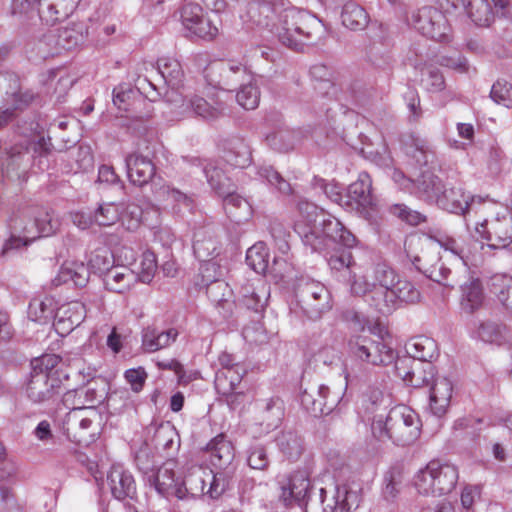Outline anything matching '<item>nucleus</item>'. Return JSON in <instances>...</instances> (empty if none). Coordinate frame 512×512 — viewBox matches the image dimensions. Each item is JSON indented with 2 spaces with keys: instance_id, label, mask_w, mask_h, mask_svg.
I'll use <instances>...</instances> for the list:
<instances>
[{
  "instance_id": "1",
  "label": "nucleus",
  "mask_w": 512,
  "mask_h": 512,
  "mask_svg": "<svg viewBox=\"0 0 512 512\" xmlns=\"http://www.w3.org/2000/svg\"><path fill=\"white\" fill-rule=\"evenodd\" d=\"M351 292L363 296L378 312L390 314L402 303H415L419 291L386 263H378L364 274H354Z\"/></svg>"
},
{
  "instance_id": "2",
  "label": "nucleus",
  "mask_w": 512,
  "mask_h": 512,
  "mask_svg": "<svg viewBox=\"0 0 512 512\" xmlns=\"http://www.w3.org/2000/svg\"><path fill=\"white\" fill-rule=\"evenodd\" d=\"M364 421L369 425L370 442L397 446L414 444L421 434L422 423L418 414L406 405H398L384 413L376 401L365 408Z\"/></svg>"
},
{
  "instance_id": "3",
  "label": "nucleus",
  "mask_w": 512,
  "mask_h": 512,
  "mask_svg": "<svg viewBox=\"0 0 512 512\" xmlns=\"http://www.w3.org/2000/svg\"><path fill=\"white\" fill-rule=\"evenodd\" d=\"M294 230L314 251L322 252L336 243L352 248L357 243L356 237L337 218L308 201L298 204Z\"/></svg>"
},
{
  "instance_id": "4",
  "label": "nucleus",
  "mask_w": 512,
  "mask_h": 512,
  "mask_svg": "<svg viewBox=\"0 0 512 512\" xmlns=\"http://www.w3.org/2000/svg\"><path fill=\"white\" fill-rule=\"evenodd\" d=\"M251 4L249 15L255 19L256 12L264 14L271 11L273 0H255ZM277 13V21L273 24L274 33L279 41L290 49L300 51L305 45L313 44L319 40L324 32V24L315 15L306 10L289 6L281 11L272 9Z\"/></svg>"
},
{
  "instance_id": "5",
  "label": "nucleus",
  "mask_w": 512,
  "mask_h": 512,
  "mask_svg": "<svg viewBox=\"0 0 512 512\" xmlns=\"http://www.w3.org/2000/svg\"><path fill=\"white\" fill-rule=\"evenodd\" d=\"M466 227L489 248H506L512 242V214L508 207L493 201L483 199L473 217L466 219Z\"/></svg>"
},
{
  "instance_id": "6",
  "label": "nucleus",
  "mask_w": 512,
  "mask_h": 512,
  "mask_svg": "<svg viewBox=\"0 0 512 512\" xmlns=\"http://www.w3.org/2000/svg\"><path fill=\"white\" fill-rule=\"evenodd\" d=\"M419 197L429 203H435L443 210L472 218L483 198L465 192L461 187L447 188L441 179L428 171L418 184Z\"/></svg>"
},
{
  "instance_id": "7",
  "label": "nucleus",
  "mask_w": 512,
  "mask_h": 512,
  "mask_svg": "<svg viewBox=\"0 0 512 512\" xmlns=\"http://www.w3.org/2000/svg\"><path fill=\"white\" fill-rule=\"evenodd\" d=\"M60 226L58 218L50 212H41L34 218L16 216L10 220L11 237L4 243L1 255L7 256L10 251L25 247L40 237L54 234Z\"/></svg>"
},
{
  "instance_id": "8",
  "label": "nucleus",
  "mask_w": 512,
  "mask_h": 512,
  "mask_svg": "<svg viewBox=\"0 0 512 512\" xmlns=\"http://www.w3.org/2000/svg\"><path fill=\"white\" fill-rule=\"evenodd\" d=\"M458 480L459 469L455 464L434 459L415 472L412 485L422 496L441 497L451 493Z\"/></svg>"
},
{
  "instance_id": "9",
  "label": "nucleus",
  "mask_w": 512,
  "mask_h": 512,
  "mask_svg": "<svg viewBox=\"0 0 512 512\" xmlns=\"http://www.w3.org/2000/svg\"><path fill=\"white\" fill-rule=\"evenodd\" d=\"M362 488L352 481L337 484L333 489H320V505L306 503L305 512H351L361 502Z\"/></svg>"
},
{
  "instance_id": "10",
  "label": "nucleus",
  "mask_w": 512,
  "mask_h": 512,
  "mask_svg": "<svg viewBox=\"0 0 512 512\" xmlns=\"http://www.w3.org/2000/svg\"><path fill=\"white\" fill-rule=\"evenodd\" d=\"M100 415L94 406L75 407L62 420V430L70 441L88 445L99 434Z\"/></svg>"
},
{
  "instance_id": "11",
  "label": "nucleus",
  "mask_w": 512,
  "mask_h": 512,
  "mask_svg": "<svg viewBox=\"0 0 512 512\" xmlns=\"http://www.w3.org/2000/svg\"><path fill=\"white\" fill-rule=\"evenodd\" d=\"M348 352L356 360L373 366L394 362V350L384 342L373 340L366 334H353L348 340Z\"/></svg>"
},
{
  "instance_id": "12",
  "label": "nucleus",
  "mask_w": 512,
  "mask_h": 512,
  "mask_svg": "<svg viewBox=\"0 0 512 512\" xmlns=\"http://www.w3.org/2000/svg\"><path fill=\"white\" fill-rule=\"evenodd\" d=\"M372 180L368 173L361 172L358 179L349 185L345 208L356 211L366 220L372 221L378 213L376 198L371 193Z\"/></svg>"
},
{
  "instance_id": "13",
  "label": "nucleus",
  "mask_w": 512,
  "mask_h": 512,
  "mask_svg": "<svg viewBox=\"0 0 512 512\" xmlns=\"http://www.w3.org/2000/svg\"><path fill=\"white\" fill-rule=\"evenodd\" d=\"M146 481L150 487L165 497L186 498V490L183 485V478L178 473V465L175 460H168L157 470L145 472Z\"/></svg>"
},
{
  "instance_id": "14",
  "label": "nucleus",
  "mask_w": 512,
  "mask_h": 512,
  "mask_svg": "<svg viewBox=\"0 0 512 512\" xmlns=\"http://www.w3.org/2000/svg\"><path fill=\"white\" fill-rule=\"evenodd\" d=\"M411 24L422 35L436 41H445L449 37L450 26L445 15L436 8L423 7L412 14Z\"/></svg>"
},
{
  "instance_id": "15",
  "label": "nucleus",
  "mask_w": 512,
  "mask_h": 512,
  "mask_svg": "<svg viewBox=\"0 0 512 512\" xmlns=\"http://www.w3.org/2000/svg\"><path fill=\"white\" fill-rule=\"evenodd\" d=\"M183 485L186 490V496L198 497L205 493L212 498H217L222 493L219 488L218 478L207 467L193 465L188 468L187 474L183 479Z\"/></svg>"
},
{
  "instance_id": "16",
  "label": "nucleus",
  "mask_w": 512,
  "mask_h": 512,
  "mask_svg": "<svg viewBox=\"0 0 512 512\" xmlns=\"http://www.w3.org/2000/svg\"><path fill=\"white\" fill-rule=\"evenodd\" d=\"M63 392L60 377H48L43 373H31L25 388L26 397L34 404L54 402Z\"/></svg>"
},
{
  "instance_id": "17",
  "label": "nucleus",
  "mask_w": 512,
  "mask_h": 512,
  "mask_svg": "<svg viewBox=\"0 0 512 512\" xmlns=\"http://www.w3.org/2000/svg\"><path fill=\"white\" fill-rule=\"evenodd\" d=\"M246 263L258 274L270 273L280 279L289 274L290 265L287 260L275 257L273 264L269 266V253L265 243L257 242L246 253Z\"/></svg>"
},
{
  "instance_id": "18",
  "label": "nucleus",
  "mask_w": 512,
  "mask_h": 512,
  "mask_svg": "<svg viewBox=\"0 0 512 512\" xmlns=\"http://www.w3.org/2000/svg\"><path fill=\"white\" fill-rule=\"evenodd\" d=\"M181 21L187 31L200 38L212 39L218 33V28L199 4H185L181 10Z\"/></svg>"
},
{
  "instance_id": "19",
  "label": "nucleus",
  "mask_w": 512,
  "mask_h": 512,
  "mask_svg": "<svg viewBox=\"0 0 512 512\" xmlns=\"http://www.w3.org/2000/svg\"><path fill=\"white\" fill-rule=\"evenodd\" d=\"M246 370L243 366L234 369H220L215 377V387L219 394L226 397L228 405L236 408L244 400V393L237 392Z\"/></svg>"
},
{
  "instance_id": "20",
  "label": "nucleus",
  "mask_w": 512,
  "mask_h": 512,
  "mask_svg": "<svg viewBox=\"0 0 512 512\" xmlns=\"http://www.w3.org/2000/svg\"><path fill=\"white\" fill-rule=\"evenodd\" d=\"M451 3L454 7L462 6L475 24L489 26L494 17L492 4L503 9L508 0H452Z\"/></svg>"
},
{
  "instance_id": "21",
  "label": "nucleus",
  "mask_w": 512,
  "mask_h": 512,
  "mask_svg": "<svg viewBox=\"0 0 512 512\" xmlns=\"http://www.w3.org/2000/svg\"><path fill=\"white\" fill-rule=\"evenodd\" d=\"M437 241L444 250L451 252L466 267L477 266L482 261L480 251L484 245L481 242L471 240L468 244L463 245L449 236H441Z\"/></svg>"
},
{
  "instance_id": "22",
  "label": "nucleus",
  "mask_w": 512,
  "mask_h": 512,
  "mask_svg": "<svg viewBox=\"0 0 512 512\" xmlns=\"http://www.w3.org/2000/svg\"><path fill=\"white\" fill-rule=\"evenodd\" d=\"M368 153L371 161L379 167L386 169L394 182L398 184L401 189L410 193H415L419 196L418 184L423 179V173L417 181H413L410 178H407L403 172L394 167V161L386 146H383L381 151L377 150L375 152L371 151Z\"/></svg>"
},
{
  "instance_id": "23",
  "label": "nucleus",
  "mask_w": 512,
  "mask_h": 512,
  "mask_svg": "<svg viewBox=\"0 0 512 512\" xmlns=\"http://www.w3.org/2000/svg\"><path fill=\"white\" fill-rule=\"evenodd\" d=\"M453 395V383L444 376L436 377L429 389V407L431 412L442 417L448 411Z\"/></svg>"
},
{
  "instance_id": "24",
  "label": "nucleus",
  "mask_w": 512,
  "mask_h": 512,
  "mask_svg": "<svg viewBox=\"0 0 512 512\" xmlns=\"http://www.w3.org/2000/svg\"><path fill=\"white\" fill-rule=\"evenodd\" d=\"M86 317L85 305L79 301L61 306L56 313L54 328L62 336L78 327Z\"/></svg>"
},
{
  "instance_id": "25",
  "label": "nucleus",
  "mask_w": 512,
  "mask_h": 512,
  "mask_svg": "<svg viewBox=\"0 0 512 512\" xmlns=\"http://www.w3.org/2000/svg\"><path fill=\"white\" fill-rule=\"evenodd\" d=\"M157 70L165 85L170 88L164 92V97L169 102H176L173 95L181 86L184 76L180 62L172 57H161L157 61Z\"/></svg>"
},
{
  "instance_id": "26",
  "label": "nucleus",
  "mask_w": 512,
  "mask_h": 512,
  "mask_svg": "<svg viewBox=\"0 0 512 512\" xmlns=\"http://www.w3.org/2000/svg\"><path fill=\"white\" fill-rule=\"evenodd\" d=\"M239 293L240 301L245 307L262 312L267 305L270 288L263 279L257 278L242 286Z\"/></svg>"
},
{
  "instance_id": "27",
  "label": "nucleus",
  "mask_w": 512,
  "mask_h": 512,
  "mask_svg": "<svg viewBox=\"0 0 512 512\" xmlns=\"http://www.w3.org/2000/svg\"><path fill=\"white\" fill-rule=\"evenodd\" d=\"M432 355L424 352H416L413 356L399 357L395 361V370L399 377L403 381L413 387H419L424 382V379L420 375V367L423 366L422 361H426L427 358Z\"/></svg>"
},
{
  "instance_id": "28",
  "label": "nucleus",
  "mask_w": 512,
  "mask_h": 512,
  "mask_svg": "<svg viewBox=\"0 0 512 512\" xmlns=\"http://www.w3.org/2000/svg\"><path fill=\"white\" fill-rule=\"evenodd\" d=\"M306 312L309 317L317 318L330 309V294L326 287L319 282L308 283L302 290Z\"/></svg>"
},
{
  "instance_id": "29",
  "label": "nucleus",
  "mask_w": 512,
  "mask_h": 512,
  "mask_svg": "<svg viewBox=\"0 0 512 512\" xmlns=\"http://www.w3.org/2000/svg\"><path fill=\"white\" fill-rule=\"evenodd\" d=\"M107 481L111 493L116 499L132 498L136 492L135 480L132 474L121 464L112 465Z\"/></svg>"
},
{
  "instance_id": "30",
  "label": "nucleus",
  "mask_w": 512,
  "mask_h": 512,
  "mask_svg": "<svg viewBox=\"0 0 512 512\" xmlns=\"http://www.w3.org/2000/svg\"><path fill=\"white\" fill-rule=\"evenodd\" d=\"M310 489V480L304 471H297L281 484L280 498L285 505L303 501Z\"/></svg>"
},
{
  "instance_id": "31",
  "label": "nucleus",
  "mask_w": 512,
  "mask_h": 512,
  "mask_svg": "<svg viewBox=\"0 0 512 512\" xmlns=\"http://www.w3.org/2000/svg\"><path fill=\"white\" fill-rule=\"evenodd\" d=\"M137 281L135 272L125 265H114L103 276V282L111 292L124 293L128 291Z\"/></svg>"
},
{
  "instance_id": "32",
  "label": "nucleus",
  "mask_w": 512,
  "mask_h": 512,
  "mask_svg": "<svg viewBox=\"0 0 512 512\" xmlns=\"http://www.w3.org/2000/svg\"><path fill=\"white\" fill-rule=\"evenodd\" d=\"M193 250L200 261H206L218 255L219 245L212 227L196 229L193 235Z\"/></svg>"
},
{
  "instance_id": "33",
  "label": "nucleus",
  "mask_w": 512,
  "mask_h": 512,
  "mask_svg": "<svg viewBox=\"0 0 512 512\" xmlns=\"http://www.w3.org/2000/svg\"><path fill=\"white\" fill-rule=\"evenodd\" d=\"M126 166L130 181L138 186L147 184L155 173L153 163L147 157L137 153L127 156Z\"/></svg>"
},
{
  "instance_id": "34",
  "label": "nucleus",
  "mask_w": 512,
  "mask_h": 512,
  "mask_svg": "<svg viewBox=\"0 0 512 512\" xmlns=\"http://www.w3.org/2000/svg\"><path fill=\"white\" fill-rule=\"evenodd\" d=\"M219 72L220 79L215 81V87L229 89L247 77L246 68L240 63H220L209 68V76Z\"/></svg>"
},
{
  "instance_id": "35",
  "label": "nucleus",
  "mask_w": 512,
  "mask_h": 512,
  "mask_svg": "<svg viewBox=\"0 0 512 512\" xmlns=\"http://www.w3.org/2000/svg\"><path fill=\"white\" fill-rule=\"evenodd\" d=\"M89 280V268L83 262L65 261L56 278L53 280L55 285L72 282L73 285L82 287Z\"/></svg>"
},
{
  "instance_id": "36",
  "label": "nucleus",
  "mask_w": 512,
  "mask_h": 512,
  "mask_svg": "<svg viewBox=\"0 0 512 512\" xmlns=\"http://www.w3.org/2000/svg\"><path fill=\"white\" fill-rule=\"evenodd\" d=\"M81 0H45L46 6L41 9V19L47 24L67 19L76 9Z\"/></svg>"
},
{
  "instance_id": "37",
  "label": "nucleus",
  "mask_w": 512,
  "mask_h": 512,
  "mask_svg": "<svg viewBox=\"0 0 512 512\" xmlns=\"http://www.w3.org/2000/svg\"><path fill=\"white\" fill-rule=\"evenodd\" d=\"M347 387L344 378L341 388L337 391H331L330 387L324 384L320 385L317 390L318 398L312 400V412L315 415L329 414L339 403Z\"/></svg>"
},
{
  "instance_id": "38",
  "label": "nucleus",
  "mask_w": 512,
  "mask_h": 512,
  "mask_svg": "<svg viewBox=\"0 0 512 512\" xmlns=\"http://www.w3.org/2000/svg\"><path fill=\"white\" fill-rule=\"evenodd\" d=\"M212 465L224 468L231 464L234 459V447L223 435L215 437L207 445Z\"/></svg>"
},
{
  "instance_id": "39",
  "label": "nucleus",
  "mask_w": 512,
  "mask_h": 512,
  "mask_svg": "<svg viewBox=\"0 0 512 512\" xmlns=\"http://www.w3.org/2000/svg\"><path fill=\"white\" fill-rule=\"evenodd\" d=\"M366 10L353 0L344 3L341 12L342 24L350 30H363L369 23Z\"/></svg>"
},
{
  "instance_id": "40",
  "label": "nucleus",
  "mask_w": 512,
  "mask_h": 512,
  "mask_svg": "<svg viewBox=\"0 0 512 512\" xmlns=\"http://www.w3.org/2000/svg\"><path fill=\"white\" fill-rule=\"evenodd\" d=\"M154 194L158 200L165 202L166 205H171L173 209L180 211L182 208L187 210L193 208L192 198L169 184L156 186Z\"/></svg>"
},
{
  "instance_id": "41",
  "label": "nucleus",
  "mask_w": 512,
  "mask_h": 512,
  "mask_svg": "<svg viewBox=\"0 0 512 512\" xmlns=\"http://www.w3.org/2000/svg\"><path fill=\"white\" fill-rule=\"evenodd\" d=\"M177 336L178 331L175 328H170L166 331L147 329L143 333L142 348L150 353L158 351L175 342Z\"/></svg>"
},
{
  "instance_id": "42",
  "label": "nucleus",
  "mask_w": 512,
  "mask_h": 512,
  "mask_svg": "<svg viewBox=\"0 0 512 512\" xmlns=\"http://www.w3.org/2000/svg\"><path fill=\"white\" fill-rule=\"evenodd\" d=\"M224 159L231 166L246 168L252 162V152L249 144L243 139H233L229 142Z\"/></svg>"
},
{
  "instance_id": "43",
  "label": "nucleus",
  "mask_w": 512,
  "mask_h": 512,
  "mask_svg": "<svg viewBox=\"0 0 512 512\" xmlns=\"http://www.w3.org/2000/svg\"><path fill=\"white\" fill-rule=\"evenodd\" d=\"M476 337L485 343L500 346L508 342L510 333L505 325L493 321H486L479 325L476 331Z\"/></svg>"
},
{
  "instance_id": "44",
  "label": "nucleus",
  "mask_w": 512,
  "mask_h": 512,
  "mask_svg": "<svg viewBox=\"0 0 512 512\" xmlns=\"http://www.w3.org/2000/svg\"><path fill=\"white\" fill-rule=\"evenodd\" d=\"M223 196L225 210L234 217L237 222L248 220L252 215V206L249 201L237 193L228 192Z\"/></svg>"
},
{
  "instance_id": "45",
  "label": "nucleus",
  "mask_w": 512,
  "mask_h": 512,
  "mask_svg": "<svg viewBox=\"0 0 512 512\" xmlns=\"http://www.w3.org/2000/svg\"><path fill=\"white\" fill-rule=\"evenodd\" d=\"M484 302L482 286L479 280H471L462 286L461 308L466 313L477 311Z\"/></svg>"
},
{
  "instance_id": "46",
  "label": "nucleus",
  "mask_w": 512,
  "mask_h": 512,
  "mask_svg": "<svg viewBox=\"0 0 512 512\" xmlns=\"http://www.w3.org/2000/svg\"><path fill=\"white\" fill-rule=\"evenodd\" d=\"M403 484V474L399 469L393 468L387 471L383 478L382 501L387 506H393L400 494Z\"/></svg>"
},
{
  "instance_id": "47",
  "label": "nucleus",
  "mask_w": 512,
  "mask_h": 512,
  "mask_svg": "<svg viewBox=\"0 0 512 512\" xmlns=\"http://www.w3.org/2000/svg\"><path fill=\"white\" fill-rule=\"evenodd\" d=\"M123 203L103 202L94 211V222L98 226L109 227L120 221Z\"/></svg>"
},
{
  "instance_id": "48",
  "label": "nucleus",
  "mask_w": 512,
  "mask_h": 512,
  "mask_svg": "<svg viewBox=\"0 0 512 512\" xmlns=\"http://www.w3.org/2000/svg\"><path fill=\"white\" fill-rule=\"evenodd\" d=\"M316 361L321 362L329 367L339 368L345 379V387L349 385L350 376L343 364L342 352L338 346L329 345L322 347L316 354Z\"/></svg>"
},
{
  "instance_id": "49",
  "label": "nucleus",
  "mask_w": 512,
  "mask_h": 512,
  "mask_svg": "<svg viewBox=\"0 0 512 512\" xmlns=\"http://www.w3.org/2000/svg\"><path fill=\"white\" fill-rule=\"evenodd\" d=\"M55 302L51 297L35 298L28 308V317L39 323H46L54 317Z\"/></svg>"
},
{
  "instance_id": "50",
  "label": "nucleus",
  "mask_w": 512,
  "mask_h": 512,
  "mask_svg": "<svg viewBox=\"0 0 512 512\" xmlns=\"http://www.w3.org/2000/svg\"><path fill=\"white\" fill-rule=\"evenodd\" d=\"M61 358L55 354H46L32 362L33 373H43L48 377H60L61 380L67 379L68 375L59 368Z\"/></svg>"
},
{
  "instance_id": "51",
  "label": "nucleus",
  "mask_w": 512,
  "mask_h": 512,
  "mask_svg": "<svg viewBox=\"0 0 512 512\" xmlns=\"http://www.w3.org/2000/svg\"><path fill=\"white\" fill-rule=\"evenodd\" d=\"M158 265L156 256L153 252L147 250L142 253L138 262H135L134 267L131 268L135 272L137 280L143 283H149L152 281Z\"/></svg>"
},
{
  "instance_id": "52",
  "label": "nucleus",
  "mask_w": 512,
  "mask_h": 512,
  "mask_svg": "<svg viewBox=\"0 0 512 512\" xmlns=\"http://www.w3.org/2000/svg\"><path fill=\"white\" fill-rule=\"evenodd\" d=\"M211 102H208L206 99L195 96L190 100V107L193 112L201 116L205 119H214L217 118L224 110V106L222 102L215 100L213 97H210Z\"/></svg>"
},
{
  "instance_id": "53",
  "label": "nucleus",
  "mask_w": 512,
  "mask_h": 512,
  "mask_svg": "<svg viewBox=\"0 0 512 512\" xmlns=\"http://www.w3.org/2000/svg\"><path fill=\"white\" fill-rule=\"evenodd\" d=\"M491 290L498 300L512 313V278L496 275L492 278Z\"/></svg>"
},
{
  "instance_id": "54",
  "label": "nucleus",
  "mask_w": 512,
  "mask_h": 512,
  "mask_svg": "<svg viewBox=\"0 0 512 512\" xmlns=\"http://www.w3.org/2000/svg\"><path fill=\"white\" fill-rule=\"evenodd\" d=\"M281 452L289 459H296L302 452L300 437L294 432H283L276 439Z\"/></svg>"
},
{
  "instance_id": "55",
  "label": "nucleus",
  "mask_w": 512,
  "mask_h": 512,
  "mask_svg": "<svg viewBox=\"0 0 512 512\" xmlns=\"http://www.w3.org/2000/svg\"><path fill=\"white\" fill-rule=\"evenodd\" d=\"M113 263V254L107 248L95 250L88 259L89 268L103 276L114 266Z\"/></svg>"
},
{
  "instance_id": "56",
  "label": "nucleus",
  "mask_w": 512,
  "mask_h": 512,
  "mask_svg": "<svg viewBox=\"0 0 512 512\" xmlns=\"http://www.w3.org/2000/svg\"><path fill=\"white\" fill-rule=\"evenodd\" d=\"M204 173L211 188L219 195H224L230 180L225 176L222 169L218 168L214 163L209 162L204 167Z\"/></svg>"
},
{
  "instance_id": "57",
  "label": "nucleus",
  "mask_w": 512,
  "mask_h": 512,
  "mask_svg": "<svg viewBox=\"0 0 512 512\" xmlns=\"http://www.w3.org/2000/svg\"><path fill=\"white\" fill-rule=\"evenodd\" d=\"M267 144L278 151H287L293 147V133L287 128H278L266 135Z\"/></svg>"
},
{
  "instance_id": "58",
  "label": "nucleus",
  "mask_w": 512,
  "mask_h": 512,
  "mask_svg": "<svg viewBox=\"0 0 512 512\" xmlns=\"http://www.w3.org/2000/svg\"><path fill=\"white\" fill-rule=\"evenodd\" d=\"M236 100L244 109H255L259 105L260 101V92L258 87L252 83L243 85L236 94Z\"/></svg>"
},
{
  "instance_id": "59",
  "label": "nucleus",
  "mask_w": 512,
  "mask_h": 512,
  "mask_svg": "<svg viewBox=\"0 0 512 512\" xmlns=\"http://www.w3.org/2000/svg\"><path fill=\"white\" fill-rule=\"evenodd\" d=\"M491 99L506 108H512V85L506 80L496 81L490 92Z\"/></svg>"
},
{
  "instance_id": "60",
  "label": "nucleus",
  "mask_w": 512,
  "mask_h": 512,
  "mask_svg": "<svg viewBox=\"0 0 512 512\" xmlns=\"http://www.w3.org/2000/svg\"><path fill=\"white\" fill-rule=\"evenodd\" d=\"M141 217L142 210L139 206L123 203V212L121 213L120 222L125 229L128 231L136 230L141 223Z\"/></svg>"
},
{
  "instance_id": "61",
  "label": "nucleus",
  "mask_w": 512,
  "mask_h": 512,
  "mask_svg": "<svg viewBox=\"0 0 512 512\" xmlns=\"http://www.w3.org/2000/svg\"><path fill=\"white\" fill-rule=\"evenodd\" d=\"M261 178L265 179L271 186H274L279 192L287 194L290 192V184L281 177L271 166H261L258 170Z\"/></svg>"
},
{
  "instance_id": "62",
  "label": "nucleus",
  "mask_w": 512,
  "mask_h": 512,
  "mask_svg": "<svg viewBox=\"0 0 512 512\" xmlns=\"http://www.w3.org/2000/svg\"><path fill=\"white\" fill-rule=\"evenodd\" d=\"M328 264L332 270H350L354 265L352 254L347 250H336L329 258Z\"/></svg>"
},
{
  "instance_id": "63",
  "label": "nucleus",
  "mask_w": 512,
  "mask_h": 512,
  "mask_svg": "<svg viewBox=\"0 0 512 512\" xmlns=\"http://www.w3.org/2000/svg\"><path fill=\"white\" fill-rule=\"evenodd\" d=\"M242 334L245 341L250 344H263L267 341V333L259 322L245 326Z\"/></svg>"
},
{
  "instance_id": "64",
  "label": "nucleus",
  "mask_w": 512,
  "mask_h": 512,
  "mask_svg": "<svg viewBox=\"0 0 512 512\" xmlns=\"http://www.w3.org/2000/svg\"><path fill=\"white\" fill-rule=\"evenodd\" d=\"M422 75V82L427 90L438 92L444 88V78L436 68L428 67Z\"/></svg>"
}]
</instances>
